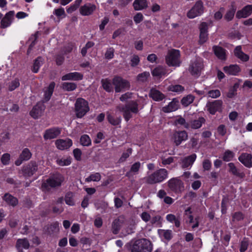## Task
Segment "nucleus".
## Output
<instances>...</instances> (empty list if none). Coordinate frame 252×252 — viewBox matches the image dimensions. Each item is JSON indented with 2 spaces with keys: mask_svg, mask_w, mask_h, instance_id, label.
<instances>
[{
  "mask_svg": "<svg viewBox=\"0 0 252 252\" xmlns=\"http://www.w3.org/2000/svg\"><path fill=\"white\" fill-rule=\"evenodd\" d=\"M43 60L41 57L37 58L34 61L33 63L32 71L37 73L39 70L40 66L42 64Z\"/></svg>",
  "mask_w": 252,
  "mask_h": 252,
  "instance_id": "nucleus-44",
  "label": "nucleus"
},
{
  "mask_svg": "<svg viewBox=\"0 0 252 252\" xmlns=\"http://www.w3.org/2000/svg\"><path fill=\"white\" fill-rule=\"evenodd\" d=\"M132 153V149L128 148L126 152L124 153L121 157L120 158L119 162H122L125 161L127 158H128Z\"/></svg>",
  "mask_w": 252,
  "mask_h": 252,
  "instance_id": "nucleus-56",
  "label": "nucleus"
},
{
  "mask_svg": "<svg viewBox=\"0 0 252 252\" xmlns=\"http://www.w3.org/2000/svg\"><path fill=\"white\" fill-rule=\"evenodd\" d=\"M141 164L139 162L134 163L131 167L130 170L129 172L126 173V175L128 177H130L131 174H136L138 173L139 168L140 167Z\"/></svg>",
  "mask_w": 252,
  "mask_h": 252,
  "instance_id": "nucleus-37",
  "label": "nucleus"
},
{
  "mask_svg": "<svg viewBox=\"0 0 252 252\" xmlns=\"http://www.w3.org/2000/svg\"><path fill=\"white\" fill-rule=\"evenodd\" d=\"M14 15L15 12L13 10L6 13L0 21V28L5 29L9 27L13 22Z\"/></svg>",
  "mask_w": 252,
  "mask_h": 252,
  "instance_id": "nucleus-14",
  "label": "nucleus"
},
{
  "mask_svg": "<svg viewBox=\"0 0 252 252\" xmlns=\"http://www.w3.org/2000/svg\"><path fill=\"white\" fill-rule=\"evenodd\" d=\"M168 186L169 189L174 192H181L184 189L182 182L177 178H173L168 182Z\"/></svg>",
  "mask_w": 252,
  "mask_h": 252,
  "instance_id": "nucleus-9",
  "label": "nucleus"
},
{
  "mask_svg": "<svg viewBox=\"0 0 252 252\" xmlns=\"http://www.w3.org/2000/svg\"><path fill=\"white\" fill-rule=\"evenodd\" d=\"M234 53L236 57L243 62H247L249 59V56L242 51L241 46H238L235 48Z\"/></svg>",
  "mask_w": 252,
  "mask_h": 252,
  "instance_id": "nucleus-27",
  "label": "nucleus"
},
{
  "mask_svg": "<svg viewBox=\"0 0 252 252\" xmlns=\"http://www.w3.org/2000/svg\"><path fill=\"white\" fill-rule=\"evenodd\" d=\"M118 109L123 112V116L126 121H128L132 117V113H137L138 112V104L136 102H131L125 107L118 106Z\"/></svg>",
  "mask_w": 252,
  "mask_h": 252,
  "instance_id": "nucleus-5",
  "label": "nucleus"
},
{
  "mask_svg": "<svg viewBox=\"0 0 252 252\" xmlns=\"http://www.w3.org/2000/svg\"><path fill=\"white\" fill-rule=\"evenodd\" d=\"M61 133V128L59 127H53L47 129L45 131L43 137L45 140L54 139L59 135Z\"/></svg>",
  "mask_w": 252,
  "mask_h": 252,
  "instance_id": "nucleus-16",
  "label": "nucleus"
},
{
  "mask_svg": "<svg viewBox=\"0 0 252 252\" xmlns=\"http://www.w3.org/2000/svg\"><path fill=\"white\" fill-rule=\"evenodd\" d=\"M102 86L104 90L107 92L113 91L112 85L110 80L103 79L102 80Z\"/></svg>",
  "mask_w": 252,
  "mask_h": 252,
  "instance_id": "nucleus-49",
  "label": "nucleus"
},
{
  "mask_svg": "<svg viewBox=\"0 0 252 252\" xmlns=\"http://www.w3.org/2000/svg\"><path fill=\"white\" fill-rule=\"evenodd\" d=\"M196 158V155L192 154L189 156L186 157L182 160V167L188 168L191 166Z\"/></svg>",
  "mask_w": 252,
  "mask_h": 252,
  "instance_id": "nucleus-30",
  "label": "nucleus"
},
{
  "mask_svg": "<svg viewBox=\"0 0 252 252\" xmlns=\"http://www.w3.org/2000/svg\"><path fill=\"white\" fill-rule=\"evenodd\" d=\"M75 112L77 118H81L89 111L88 102L82 98H78L75 104Z\"/></svg>",
  "mask_w": 252,
  "mask_h": 252,
  "instance_id": "nucleus-6",
  "label": "nucleus"
},
{
  "mask_svg": "<svg viewBox=\"0 0 252 252\" xmlns=\"http://www.w3.org/2000/svg\"><path fill=\"white\" fill-rule=\"evenodd\" d=\"M189 223L192 224L191 227L192 228L197 227L198 226V219L197 218H193L192 216L190 215L188 220Z\"/></svg>",
  "mask_w": 252,
  "mask_h": 252,
  "instance_id": "nucleus-55",
  "label": "nucleus"
},
{
  "mask_svg": "<svg viewBox=\"0 0 252 252\" xmlns=\"http://www.w3.org/2000/svg\"><path fill=\"white\" fill-rule=\"evenodd\" d=\"M83 75L81 73L78 72H74L67 73L62 77L63 81L65 80H74L78 81L83 79Z\"/></svg>",
  "mask_w": 252,
  "mask_h": 252,
  "instance_id": "nucleus-21",
  "label": "nucleus"
},
{
  "mask_svg": "<svg viewBox=\"0 0 252 252\" xmlns=\"http://www.w3.org/2000/svg\"><path fill=\"white\" fill-rule=\"evenodd\" d=\"M203 13V3L201 1H197L193 7L188 12L187 16L190 19L200 16Z\"/></svg>",
  "mask_w": 252,
  "mask_h": 252,
  "instance_id": "nucleus-8",
  "label": "nucleus"
},
{
  "mask_svg": "<svg viewBox=\"0 0 252 252\" xmlns=\"http://www.w3.org/2000/svg\"><path fill=\"white\" fill-rule=\"evenodd\" d=\"M113 84L115 86L116 92H120L123 90L129 88V83L120 77H115L113 79Z\"/></svg>",
  "mask_w": 252,
  "mask_h": 252,
  "instance_id": "nucleus-10",
  "label": "nucleus"
},
{
  "mask_svg": "<svg viewBox=\"0 0 252 252\" xmlns=\"http://www.w3.org/2000/svg\"><path fill=\"white\" fill-rule=\"evenodd\" d=\"M215 55L220 60H225L226 58L225 50L221 47L215 46L213 48Z\"/></svg>",
  "mask_w": 252,
  "mask_h": 252,
  "instance_id": "nucleus-33",
  "label": "nucleus"
},
{
  "mask_svg": "<svg viewBox=\"0 0 252 252\" xmlns=\"http://www.w3.org/2000/svg\"><path fill=\"white\" fill-rule=\"evenodd\" d=\"M55 86V83L54 82H51L49 86L45 88L44 91V101L46 102L48 101L51 98V96L52 95L54 88Z\"/></svg>",
  "mask_w": 252,
  "mask_h": 252,
  "instance_id": "nucleus-31",
  "label": "nucleus"
},
{
  "mask_svg": "<svg viewBox=\"0 0 252 252\" xmlns=\"http://www.w3.org/2000/svg\"><path fill=\"white\" fill-rule=\"evenodd\" d=\"M148 2L146 0H135L133 3L135 10H141L148 7Z\"/></svg>",
  "mask_w": 252,
  "mask_h": 252,
  "instance_id": "nucleus-32",
  "label": "nucleus"
},
{
  "mask_svg": "<svg viewBox=\"0 0 252 252\" xmlns=\"http://www.w3.org/2000/svg\"><path fill=\"white\" fill-rule=\"evenodd\" d=\"M179 102L175 99L172 100L168 105L163 107L162 111L165 113H170L178 109Z\"/></svg>",
  "mask_w": 252,
  "mask_h": 252,
  "instance_id": "nucleus-25",
  "label": "nucleus"
},
{
  "mask_svg": "<svg viewBox=\"0 0 252 252\" xmlns=\"http://www.w3.org/2000/svg\"><path fill=\"white\" fill-rule=\"evenodd\" d=\"M150 95L155 101L161 100L164 97V95L155 89L151 90Z\"/></svg>",
  "mask_w": 252,
  "mask_h": 252,
  "instance_id": "nucleus-35",
  "label": "nucleus"
},
{
  "mask_svg": "<svg viewBox=\"0 0 252 252\" xmlns=\"http://www.w3.org/2000/svg\"><path fill=\"white\" fill-rule=\"evenodd\" d=\"M64 180L63 177L60 174L56 173L51 176L42 184L41 188L43 191L48 190L50 188L60 186Z\"/></svg>",
  "mask_w": 252,
  "mask_h": 252,
  "instance_id": "nucleus-2",
  "label": "nucleus"
},
{
  "mask_svg": "<svg viewBox=\"0 0 252 252\" xmlns=\"http://www.w3.org/2000/svg\"><path fill=\"white\" fill-rule=\"evenodd\" d=\"M168 90L172 92L180 93L184 90V88L180 85H171L169 87Z\"/></svg>",
  "mask_w": 252,
  "mask_h": 252,
  "instance_id": "nucleus-51",
  "label": "nucleus"
},
{
  "mask_svg": "<svg viewBox=\"0 0 252 252\" xmlns=\"http://www.w3.org/2000/svg\"><path fill=\"white\" fill-rule=\"evenodd\" d=\"M224 71L227 74L231 75H237L240 71V68L238 65L232 64L223 67Z\"/></svg>",
  "mask_w": 252,
  "mask_h": 252,
  "instance_id": "nucleus-24",
  "label": "nucleus"
},
{
  "mask_svg": "<svg viewBox=\"0 0 252 252\" xmlns=\"http://www.w3.org/2000/svg\"><path fill=\"white\" fill-rule=\"evenodd\" d=\"M199 42L204 43L208 39L207 29L208 25L206 23L203 22L200 24Z\"/></svg>",
  "mask_w": 252,
  "mask_h": 252,
  "instance_id": "nucleus-19",
  "label": "nucleus"
},
{
  "mask_svg": "<svg viewBox=\"0 0 252 252\" xmlns=\"http://www.w3.org/2000/svg\"><path fill=\"white\" fill-rule=\"evenodd\" d=\"M198 138L192 137L188 142L189 146L192 148H195L198 144Z\"/></svg>",
  "mask_w": 252,
  "mask_h": 252,
  "instance_id": "nucleus-62",
  "label": "nucleus"
},
{
  "mask_svg": "<svg viewBox=\"0 0 252 252\" xmlns=\"http://www.w3.org/2000/svg\"><path fill=\"white\" fill-rule=\"evenodd\" d=\"M57 163L61 166H67L70 164L71 159L68 157H63L61 158H58L56 160Z\"/></svg>",
  "mask_w": 252,
  "mask_h": 252,
  "instance_id": "nucleus-36",
  "label": "nucleus"
},
{
  "mask_svg": "<svg viewBox=\"0 0 252 252\" xmlns=\"http://www.w3.org/2000/svg\"><path fill=\"white\" fill-rule=\"evenodd\" d=\"M3 199L7 204L12 206H16L18 202V200L16 197L8 193L5 194L3 197Z\"/></svg>",
  "mask_w": 252,
  "mask_h": 252,
  "instance_id": "nucleus-34",
  "label": "nucleus"
},
{
  "mask_svg": "<svg viewBox=\"0 0 252 252\" xmlns=\"http://www.w3.org/2000/svg\"><path fill=\"white\" fill-rule=\"evenodd\" d=\"M19 85L20 83L19 80L15 79L9 83L8 90L10 91H12L18 88Z\"/></svg>",
  "mask_w": 252,
  "mask_h": 252,
  "instance_id": "nucleus-52",
  "label": "nucleus"
},
{
  "mask_svg": "<svg viewBox=\"0 0 252 252\" xmlns=\"http://www.w3.org/2000/svg\"><path fill=\"white\" fill-rule=\"evenodd\" d=\"M76 84L74 83L65 82L62 84L63 90L67 91H72L76 88Z\"/></svg>",
  "mask_w": 252,
  "mask_h": 252,
  "instance_id": "nucleus-46",
  "label": "nucleus"
},
{
  "mask_svg": "<svg viewBox=\"0 0 252 252\" xmlns=\"http://www.w3.org/2000/svg\"><path fill=\"white\" fill-rule=\"evenodd\" d=\"M56 147L60 150L68 149L72 145V141L70 139H58L55 141Z\"/></svg>",
  "mask_w": 252,
  "mask_h": 252,
  "instance_id": "nucleus-17",
  "label": "nucleus"
},
{
  "mask_svg": "<svg viewBox=\"0 0 252 252\" xmlns=\"http://www.w3.org/2000/svg\"><path fill=\"white\" fill-rule=\"evenodd\" d=\"M114 49L112 48L108 49L105 54V58L110 60L114 57Z\"/></svg>",
  "mask_w": 252,
  "mask_h": 252,
  "instance_id": "nucleus-59",
  "label": "nucleus"
},
{
  "mask_svg": "<svg viewBox=\"0 0 252 252\" xmlns=\"http://www.w3.org/2000/svg\"><path fill=\"white\" fill-rule=\"evenodd\" d=\"M124 218L123 216H120L118 219H115L112 223V231L114 234H117L119 231L120 228L124 222Z\"/></svg>",
  "mask_w": 252,
  "mask_h": 252,
  "instance_id": "nucleus-26",
  "label": "nucleus"
},
{
  "mask_svg": "<svg viewBox=\"0 0 252 252\" xmlns=\"http://www.w3.org/2000/svg\"><path fill=\"white\" fill-rule=\"evenodd\" d=\"M159 234L160 236L164 238L167 240H169L171 239L172 235V231L169 230H160L158 231Z\"/></svg>",
  "mask_w": 252,
  "mask_h": 252,
  "instance_id": "nucleus-39",
  "label": "nucleus"
},
{
  "mask_svg": "<svg viewBox=\"0 0 252 252\" xmlns=\"http://www.w3.org/2000/svg\"><path fill=\"white\" fill-rule=\"evenodd\" d=\"M168 171L164 168H160L154 173L149 174L144 179L150 184H154L162 182L167 178Z\"/></svg>",
  "mask_w": 252,
  "mask_h": 252,
  "instance_id": "nucleus-1",
  "label": "nucleus"
},
{
  "mask_svg": "<svg viewBox=\"0 0 252 252\" xmlns=\"http://www.w3.org/2000/svg\"><path fill=\"white\" fill-rule=\"evenodd\" d=\"M101 176L99 173H94L91 174L89 177L85 179V182H90L91 181L93 182H98L100 180Z\"/></svg>",
  "mask_w": 252,
  "mask_h": 252,
  "instance_id": "nucleus-38",
  "label": "nucleus"
},
{
  "mask_svg": "<svg viewBox=\"0 0 252 252\" xmlns=\"http://www.w3.org/2000/svg\"><path fill=\"white\" fill-rule=\"evenodd\" d=\"M140 59L137 55H133L131 59V65L133 67L136 66L138 64Z\"/></svg>",
  "mask_w": 252,
  "mask_h": 252,
  "instance_id": "nucleus-63",
  "label": "nucleus"
},
{
  "mask_svg": "<svg viewBox=\"0 0 252 252\" xmlns=\"http://www.w3.org/2000/svg\"><path fill=\"white\" fill-rule=\"evenodd\" d=\"M152 250L151 242L146 239H141L135 242L131 252H151Z\"/></svg>",
  "mask_w": 252,
  "mask_h": 252,
  "instance_id": "nucleus-4",
  "label": "nucleus"
},
{
  "mask_svg": "<svg viewBox=\"0 0 252 252\" xmlns=\"http://www.w3.org/2000/svg\"><path fill=\"white\" fill-rule=\"evenodd\" d=\"M203 67L202 59L200 58H197L191 62L189 67V71L193 75H198L200 74Z\"/></svg>",
  "mask_w": 252,
  "mask_h": 252,
  "instance_id": "nucleus-7",
  "label": "nucleus"
},
{
  "mask_svg": "<svg viewBox=\"0 0 252 252\" xmlns=\"http://www.w3.org/2000/svg\"><path fill=\"white\" fill-rule=\"evenodd\" d=\"M96 9L95 5L91 3H87L80 8L79 11L82 15L89 16L92 14Z\"/></svg>",
  "mask_w": 252,
  "mask_h": 252,
  "instance_id": "nucleus-15",
  "label": "nucleus"
},
{
  "mask_svg": "<svg viewBox=\"0 0 252 252\" xmlns=\"http://www.w3.org/2000/svg\"><path fill=\"white\" fill-rule=\"evenodd\" d=\"M32 157V154L28 148L24 149L20 156V158L22 160H28Z\"/></svg>",
  "mask_w": 252,
  "mask_h": 252,
  "instance_id": "nucleus-47",
  "label": "nucleus"
},
{
  "mask_svg": "<svg viewBox=\"0 0 252 252\" xmlns=\"http://www.w3.org/2000/svg\"><path fill=\"white\" fill-rule=\"evenodd\" d=\"M234 155V153L232 152L227 150L224 153L223 159L225 161H230L233 158Z\"/></svg>",
  "mask_w": 252,
  "mask_h": 252,
  "instance_id": "nucleus-53",
  "label": "nucleus"
},
{
  "mask_svg": "<svg viewBox=\"0 0 252 252\" xmlns=\"http://www.w3.org/2000/svg\"><path fill=\"white\" fill-rule=\"evenodd\" d=\"M188 135L185 131H176L174 132L172 140L176 146L179 145L183 141H186Z\"/></svg>",
  "mask_w": 252,
  "mask_h": 252,
  "instance_id": "nucleus-12",
  "label": "nucleus"
},
{
  "mask_svg": "<svg viewBox=\"0 0 252 252\" xmlns=\"http://www.w3.org/2000/svg\"><path fill=\"white\" fill-rule=\"evenodd\" d=\"M150 74L149 72H144L139 74L137 76V80L140 83L145 82L149 77Z\"/></svg>",
  "mask_w": 252,
  "mask_h": 252,
  "instance_id": "nucleus-45",
  "label": "nucleus"
},
{
  "mask_svg": "<svg viewBox=\"0 0 252 252\" xmlns=\"http://www.w3.org/2000/svg\"><path fill=\"white\" fill-rule=\"evenodd\" d=\"M144 17L142 13H138L133 17V20L136 24H138L143 21Z\"/></svg>",
  "mask_w": 252,
  "mask_h": 252,
  "instance_id": "nucleus-64",
  "label": "nucleus"
},
{
  "mask_svg": "<svg viewBox=\"0 0 252 252\" xmlns=\"http://www.w3.org/2000/svg\"><path fill=\"white\" fill-rule=\"evenodd\" d=\"M228 166L229 168V171L231 172L233 175H238V171L233 163L230 162L228 164Z\"/></svg>",
  "mask_w": 252,
  "mask_h": 252,
  "instance_id": "nucleus-61",
  "label": "nucleus"
},
{
  "mask_svg": "<svg viewBox=\"0 0 252 252\" xmlns=\"http://www.w3.org/2000/svg\"><path fill=\"white\" fill-rule=\"evenodd\" d=\"M80 143L84 146H89L91 144V140L88 135L84 134L80 138Z\"/></svg>",
  "mask_w": 252,
  "mask_h": 252,
  "instance_id": "nucleus-50",
  "label": "nucleus"
},
{
  "mask_svg": "<svg viewBox=\"0 0 252 252\" xmlns=\"http://www.w3.org/2000/svg\"><path fill=\"white\" fill-rule=\"evenodd\" d=\"M174 158L170 157L167 158L162 156L161 157V163L164 165H166L171 164L174 161Z\"/></svg>",
  "mask_w": 252,
  "mask_h": 252,
  "instance_id": "nucleus-57",
  "label": "nucleus"
},
{
  "mask_svg": "<svg viewBox=\"0 0 252 252\" xmlns=\"http://www.w3.org/2000/svg\"><path fill=\"white\" fill-rule=\"evenodd\" d=\"M205 122V119L203 118H199L197 120H194L188 123V124L186 125L185 128H192L197 129L200 128L203 123Z\"/></svg>",
  "mask_w": 252,
  "mask_h": 252,
  "instance_id": "nucleus-23",
  "label": "nucleus"
},
{
  "mask_svg": "<svg viewBox=\"0 0 252 252\" xmlns=\"http://www.w3.org/2000/svg\"><path fill=\"white\" fill-rule=\"evenodd\" d=\"M165 62L169 66H179L181 63L179 50L174 49L168 50L165 56Z\"/></svg>",
  "mask_w": 252,
  "mask_h": 252,
  "instance_id": "nucleus-3",
  "label": "nucleus"
},
{
  "mask_svg": "<svg viewBox=\"0 0 252 252\" xmlns=\"http://www.w3.org/2000/svg\"><path fill=\"white\" fill-rule=\"evenodd\" d=\"M194 99V96L191 94H189L182 98L181 103L185 106H188L193 101Z\"/></svg>",
  "mask_w": 252,
  "mask_h": 252,
  "instance_id": "nucleus-41",
  "label": "nucleus"
},
{
  "mask_svg": "<svg viewBox=\"0 0 252 252\" xmlns=\"http://www.w3.org/2000/svg\"><path fill=\"white\" fill-rule=\"evenodd\" d=\"M53 13L58 17L59 20L63 19L66 16L65 11L62 7L55 9L53 11Z\"/></svg>",
  "mask_w": 252,
  "mask_h": 252,
  "instance_id": "nucleus-48",
  "label": "nucleus"
},
{
  "mask_svg": "<svg viewBox=\"0 0 252 252\" xmlns=\"http://www.w3.org/2000/svg\"><path fill=\"white\" fill-rule=\"evenodd\" d=\"M236 11V8H232L231 9L229 10L226 14L225 18L228 21L231 20L234 17V13Z\"/></svg>",
  "mask_w": 252,
  "mask_h": 252,
  "instance_id": "nucleus-58",
  "label": "nucleus"
},
{
  "mask_svg": "<svg viewBox=\"0 0 252 252\" xmlns=\"http://www.w3.org/2000/svg\"><path fill=\"white\" fill-rule=\"evenodd\" d=\"M64 200L67 205L73 206L75 204L73 193L70 192L67 193L65 196Z\"/></svg>",
  "mask_w": 252,
  "mask_h": 252,
  "instance_id": "nucleus-40",
  "label": "nucleus"
},
{
  "mask_svg": "<svg viewBox=\"0 0 252 252\" xmlns=\"http://www.w3.org/2000/svg\"><path fill=\"white\" fill-rule=\"evenodd\" d=\"M252 14V5H248L242 10H239L236 13V17L238 18H246Z\"/></svg>",
  "mask_w": 252,
  "mask_h": 252,
  "instance_id": "nucleus-22",
  "label": "nucleus"
},
{
  "mask_svg": "<svg viewBox=\"0 0 252 252\" xmlns=\"http://www.w3.org/2000/svg\"><path fill=\"white\" fill-rule=\"evenodd\" d=\"M167 73V72L166 68L161 66H158L156 67L152 71L153 76L157 77L158 78H161Z\"/></svg>",
  "mask_w": 252,
  "mask_h": 252,
  "instance_id": "nucleus-29",
  "label": "nucleus"
},
{
  "mask_svg": "<svg viewBox=\"0 0 252 252\" xmlns=\"http://www.w3.org/2000/svg\"><path fill=\"white\" fill-rule=\"evenodd\" d=\"M222 101L220 100H215L213 102L207 103L206 107L207 110L211 114H215V113L221 109Z\"/></svg>",
  "mask_w": 252,
  "mask_h": 252,
  "instance_id": "nucleus-18",
  "label": "nucleus"
},
{
  "mask_svg": "<svg viewBox=\"0 0 252 252\" xmlns=\"http://www.w3.org/2000/svg\"><path fill=\"white\" fill-rule=\"evenodd\" d=\"M37 170V166L35 162H31L28 165L24 166L22 172L24 176L29 177L32 176Z\"/></svg>",
  "mask_w": 252,
  "mask_h": 252,
  "instance_id": "nucleus-11",
  "label": "nucleus"
},
{
  "mask_svg": "<svg viewBox=\"0 0 252 252\" xmlns=\"http://www.w3.org/2000/svg\"><path fill=\"white\" fill-rule=\"evenodd\" d=\"M45 106L42 102H38L30 111V114L34 119L41 117L45 110Z\"/></svg>",
  "mask_w": 252,
  "mask_h": 252,
  "instance_id": "nucleus-13",
  "label": "nucleus"
},
{
  "mask_svg": "<svg viewBox=\"0 0 252 252\" xmlns=\"http://www.w3.org/2000/svg\"><path fill=\"white\" fill-rule=\"evenodd\" d=\"M166 219L167 221L171 223H174L176 227H179L180 225V221L179 219L175 217V215L173 214H168L166 217Z\"/></svg>",
  "mask_w": 252,
  "mask_h": 252,
  "instance_id": "nucleus-43",
  "label": "nucleus"
},
{
  "mask_svg": "<svg viewBox=\"0 0 252 252\" xmlns=\"http://www.w3.org/2000/svg\"><path fill=\"white\" fill-rule=\"evenodd\" d=\"M238 159L247 167H252V155L251 154L243 153L239 157Z\"/></svg>",
  "mask_w": 252,
  "mask_h": 252,
  "instance_id": "nucleus-20",
  "label": "nucleus"
},
{
  "mask_svg": "<svg viewBox=\"0 0 252 252\" xmlns=\"http://www.w3.org/2000/svg\"><path fill=\"white\" fill-rule=\"evenodd\" d=\"M16 247L18 252H23V249H29L30 247V243L27 239H19L17 241Z\"/></svg>",
  "mask_w": 252,
  "mask_h": 252,
  "instance_id": "nucleus-28",
  "label": "nucleus"
},
{
  "mask_svg": "<svg viewBox=\"0 0 252 252\" xmlns=\"http://www.w3.org/2000/svg\"><path fill=\"white\" fill-rule=\"evenodd\" d=\"M108 122L113 126H117L121 123V118L119 117H115L111 115L107 116Z\"/></svg>",
  "mask_w": 252,
  "mask_h": 252,
  "instance_id": "nucleus-42",
  "label": "nucleus"
},
{
  "mask_svg": "<svg viewBox=\"0 0 252 252\" xmlns=\"http://www.w3.org/2000/svg\"><path fill=\"white\" fill-rule=\"evenodd\" d=\"M208 95L212 98H217L220 96V92L219 90H211L208 92Z\"/></svg>",
  "mask_w": 252,
  "mask_h": 252,
  "instance_id": "nucleus-60",
  "label": "nucleus"
},
{
  "mask_svg": "<svg viewBox=\"0 0 252 252\" xmlns=\"http://www.w3.org/2000/svg\"><path fill=\"white\" fill-rule=\"evenodd\" d=\"M10 160V155L9 154L5 153L2 155L1 158V163L4 165L9 164Z\"/></svg>",
  "mask_w": 252,
  "mask_h": 252,
  "instance_id": "nucleus-54",
  "label": "nucleus"
}]
</instances>
